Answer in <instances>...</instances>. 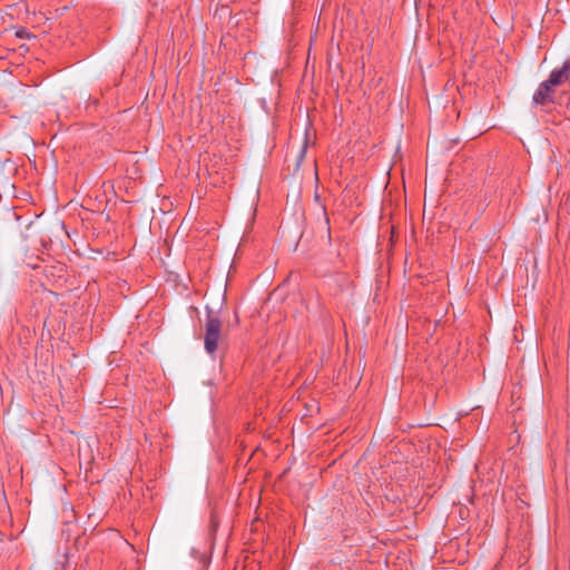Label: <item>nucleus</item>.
<instances>
[{
	"instance_id": "1",
	"label": "nucleus",
	"mask_w": 570,
	"mask_h": 570,
	"mask_svg": "<svg viewBox=\"0 0 570 570\" xmlns=\"http://www.w3.org/2000/svg\"><path fill=\"white\" fill-rule=\"evenodd\" d=\"M570 76V59L566 60L561 68L552 70L549 78L537 90V104L544 101L553 87L563 83Z\"/></svg>"
},
{
	"instance_id": "2",
	"label": "nucleus",
	"mask_w": 570,
	"mask_h": 570,
	"mask_svg": "<svg viewBox=\"0 0 570 570\" xmlns=\"http://www.w3.org/2000/svg\"><path fill=\"white\" fill-rule=\"evenodd\" d=\"M222 333V322L217 316L208 315L205 324L204 345L208 354L213 355L218 348Z\"/></svg>"
},
{
	"instance_id": "3",
	"label": "nucleus",
	"mask_w": 570,
	"mask_h": 570,
	"mask_svg": "<svg viewBox=\"0 0 570 570\" xmlns=\"http://www.w3.org/2000/svg\"><path fill=\"white\" fill-rule=\"evenodd\" d=\"M554 36H556L554 31H551L548 28H546V29L542 28L540 30V39H539V43H537V47L546 48L551 42V40L554 38Z\"/></svg>"
}]
</instances>
